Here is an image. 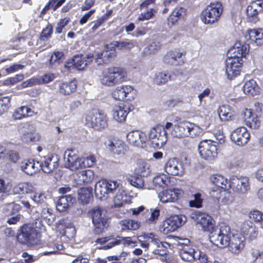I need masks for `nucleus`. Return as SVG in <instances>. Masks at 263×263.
<instances>
[{"label":"nucleus","instance_id":"55","mask_svg":"<svg viewBox=\"0 0 263 263\" xmlns=\"http://www.w3.org/2000/svg\"><path fill=\"white\" fill-rule=\"evenodd\" d=\"M56 78L55 74L53 73H47L37 78L39 85L47 84L52 81Z\"/></svg>","mask_w":263,"mask_h":263},{"label":"nucleus","instance_id":"18","mask_svg":"<svg viewBox=\"0 0 263 263\" xmlns=\"http://www.w3.org/2000/svg\"><path fill=\"white\" fill-rule=\"evenodd\" d=\"M250 133L245 127H240L233 130L231 135V140L239 146H242L248 143Z\"/></svg>","mask_w":263,"mask_h":263},{"label":"nucleus","instance_id":"58","mask_svg":"<svg viewBox=\"0 0 263 263\" xmlns=\"http://www.w3.org/2000/svg\"><path fill=\"white\" fill-rule=\"evenodd\" d=\"M234 200V197L230 192L223 191L220 201L223 204H230Z\"/></svg>","mask_w":263,"mask_h":263},{"label":"nucleus","instance_id":"21","mask_svg":"<svg viewBox=\"0 0 263 263\" xmlns=\"http://www.w3.org/2000/svg\"><path fill=\"white\" fill-rule=\"evenodd\" d=\"M247 41L254 46L263 45V29L261 28L249 29L246 35Z\"/></svg>","mask_w":263,"mask_h":263},{"label":"nucleus","instance_id":"42","mask_svg":"<svg viewBox=\"0 0 263 263\" xmlns=\"http://www.w3.org/2000/svg\"><path fill=\"white\" fill-rule=\"evenodd\" d=\"M94 173L91 170L82 171L79 174V181L80 183L87 184L90 182L93 179Z\"/></svg>","mask_w":263,"mask_h":263},{"label":"nucleus","instance_id":"46","mask_svg":"<svg viewBox=\"0 0 263 263\" xmlns=\"http://www.w3.org/2000/svg\"><path fill=\"white\" fill-rule=\"evenodd\" d=\"M92 194L90 190L87 188H81L78 191L79 199L83 204H87L89 202Z\"/></svg>","mask_w":263,"mask_h":263},{"label":"nucleus","instance_id":"62","mask_svg":"<svg viewBox=\"0 0 263 263\" xmlns=\"http://www.w3.org/2000/svg\"><path fill=\"white\" fill-rule=\"evenodd\" d=\"M222 189H223L218 187H213L210 193L211 196L214 199L220 201V199L222 196V193L223 191Z\"/></svg>","mask_w":263,"mask_h":263},{"label":"nucleus","instance_id":"1","mask_svg":"<svg viewBox=\"0 0 263 263\" xmlns=\"http://www.w3.org/2000/svg\"><path fill=\"white\" fill-rule=\"evenodd\" d=\"M231 229L224 223L220 226L219 230L213 231L209 234L211 243L222 248L229 246V250L234 254H239L244 248V237L240 235H233L231 237Z\"/></svg>","mask_w":263,"mask_h":263},{"label":"nucleus","instance_id":"63","mask_svg":"<svg viewBox=\"0 0 263 263\" xmlns=\"http://www.w3.org/2000/svg\"><path fill=\"white\" fill-rule=\"evenodd\" d=\"M6 157L13 163H16L20 158L19 154L14 151H6Z\"/></svg>","mask_w":263,"mask_h":263},{"label":"nucleus","instance_id":"41","mask_svg":"<svg viewBox=\"0 0 263 263\" xmlns=\"http://www.w3.org/2000/svg\"><path fill=\"white\" fill-rule=\"evenodd\" d=\"M170 183V179L164 174L158 175L153 179V184L156 187L164 188Z\"/></svg>","mask_w":263,"mask_h":263},{"label":"nucleus","instance_id":"49","mask_svg":"<svg viewBox=\"0 0 263 263\" xmlns=\"http://www.w3.org/2000/svg\"><path fill=\"white\" fill-rule=\"evenodd\" d=\"M30 199L36 204L45 205L46 201L47 199V196L45 193L42 192H37L36 190L30 196Z\"/></svg>","mask_w":263,"mask_h":263},{"label":"nucleus","instance_id":"17","mask_svg":"<svg viewBox=\"0 0 263 263\" xmlns=\"http://www.w3.org/2000/svg\"><path fill=\"white\" fill-rule=\"evenodd\" d=\"M164 168L168 174L173 176H182L184 173L183 163L176 158L168 160Z\"/></svg>","mask_w":263,"mask_h":263},{"label":"nucleus","instance_id":"28","mask_svg":"<svg viewBox=\"0 0 263 263\" xmlns=\"http://www.w3.org/2000/svg\"><path fill=\"white\" fill-rule=\"evenodd\" d=\"M244 120L246 125L251 128L257 129L260 126V122L258 115L253 114L250 109H245Z\"/></svg>","mask_w":263,"mask_h":263},{"label":"nucleus","instance_id":"32","mask_svg":"<svg viewBox=\"0 0 263 263\" xmlns=\"http://www.w3.org/2000/svg\"><path fill=\"white\" fill-rule=\"evenodd\" d=\"M217 112L221 121H228L233 117V112L229 105H222L217 110Z\"/></svg>","mask_w":263,"mask_h":263},{"label":"nucleus","instance_id":"7","mask_svg":"<svg viewBox=\"0 0 263 263\" xmlns=\"http://www.w3.org/2000/svg\"><path fill=\"white\" fill-rule=\"evenodd\" d=\"M217 142L210 139H205L198 144V151L200 157L207 161L214 160L217 155Z\"/></svg>","mask_w":263,"mask_h":263},{"label":"nucleus","instance_id":"52","mask_svg":"<svg viewBox=\"0 0 263 263\" xmlns=\"http://www.w3.org/2000/svg\"><path fill=\"white\" fill-rule=\"evenodd\" d=\"M250 218L256 222H259L260 228L263 229V213L258 210H253L249 213Z\"/></svg>","mask_w":263,"mask_h":263},{"label":"nucleus","instance_id":"43","mask_svg":"<svg viewBox=\"0 0 263 263\" xmlns=\"http://www.w3.org/2000/svg\"><path fill=\"white\" fill-rule=\"evenodd\" d=\"M185 13V9L182 7L175 8L168 18L169 23L175 24Z\"/></svg>","mask_w":263,"mask_h":263},{"label":"nucleus","instance_id":"56","mask_svg":"<svg viewBox=\"0 0 263 263\" xmlns=\"http://www.w3.org/2000/svg\"><path fill=\"white\" fill-rule=\"evenodd\" d=\"M156 13V10L153 8H150L147 9L146 12H142L138 17L139 21H143L144 20H148L152 18L155 14Z\"/></svg>","mask_w":263,"mask_h":263},{"label":"nucleus","instance_id":"50","mask_svg":"<svg viewBox=\"0 0 263 263\" xmlns=\"http://www.w3.org/2000/svg\"><path fill=\"white\" fill-rule=\"evenodd\" d=\"M128 182L132 186L139 189H142L144 187V180L143 176H134L128 179Z\"/></svg>","mask_w":263,"mask_h":263},{"label":"nucleus","instance_id":"33","mask_svg":"<svg viewBox=\"0 0 263 263\" xmlns=\"http://www.w3.org/2000/svg\"><path fill=\"white\" fill-rule=\"evenodd\" d=\"M107 147L114 154L119 155L123 154L124 143L122 141L116 139L109 140Z\"/></svg>","mask_w":263,"mask_h":263},{"label":"nucleus","instance_id":"61","mask_svg":"<svg viewBox=\"0 0 263 263\" xmlns=\"http://www.w3.org/2000/svg\"><path fill=\"white\" fill-rule=\"evenodd\" d=\"M24 109H27L25 106H22L16 109L13 114V118L15 120H21L22 118L26 117Z\"/></svg>","mask_w":263,"mask_h":263},{"label":"nucleus","instance_id":"54","mask_svg":"<svg viewBox=\"0 0 263 263\" xmlns=\"http://www.w3.org/2000/svg\"><path fill=\"white\" fill-rule=\"evenodd\" d=\"M10 100L9 97L0 98V116L7 111L10 106Z\"/></svg>","mask_w":263,"mask_h":263},{"label":"nucleus","instance_id":"27","mask_svg":"<svg viewBox=\"0 0 263 263\" xmlns=\"http://www.w3.org/2000/svg\"><path fill=\"white\" fill-rule=\"evenodd\" d=\"M114 56L115 49L111 48L110 44L107 45L102 52L98 53L96 62L98 65H101L102 63H107L111 60Z\"/></svg>","mask_w":263,"mask_h":263},{"label":"nucleus","instance_id":"22","mask_svg":"<svg viewBox=\"0 0 263 263\" xmlns=\"http://www.w3.org/2000/svg\"><path fill=\"white\" fill-rule=\"evenodd\" d=\"M184 223L182 215H172L164 221V230L167 232H173Z\"/></svg>","mask_w":263,"mask_h":263},{"label":"nucleus","instance_id":"16","mask_svg":"<svg viewBox=\"0 0 263 263\" xmlns=\"http://www.w3.org/2000/svg\"><path fill=\"white\" fill-rule=\"evenodd\" d=\"M127 142L134 146L143 148L147 141L145 133L140 130H133L126 135Z\"/></svg>","mask_w":263,"mask_h":263},{"label":"nucleus","instance_id":"6","mask_svg":"<svg viewBox=\"0 0 263 263\" xmlns=\"http://www.w3.org/2000/svg\"><path fill=\"white\" fill-rule=\"evenodd\" d=\"M229 187L239 197H246L250 190L249 178L247 176H234L230 179Z\"/></svg>","mask_w":263,"mask_h":263},{"label":"nucleus","instance_id":"4","mask_svg":"<svg viewBox=\"0 0 263 263\" xmlns=\"http://www.w3.org/2000/svg\"><path fill=\"white\" fill-rule=\"evenodd\" d=\"M88 215L91 218L94 225V233L96 234L102 233L108 226V218L106 212L100 207L97 206L88 212Z\"/></svg>","mask_w":263,"mask_h":263},{"label":"nucleus","instance_id":"57","mask_svg":"<svg viewBox=\"0 0 263 263\" xmlns=\"http://www.w3.org/2000/svg\"><path fill=\"white\" fill-rule=\"evenodd\" d=\"M70 19L69 17H65L61 18L58 22L57 27L55 28V32L57 34L62 33L63 29L70 22Z\"/></svg>","mask_w":263,"mask_h":263},{"label":"nucleus","instance_id":"44","mask_svg":"<svg viewBox=\"0 0 263 263\" xmlns=\"http://www.w3.org/2000/svg\"><path fill=\"white\" fill-rule=\"evenodd\" d=\"M261 12L256 8L255 4L249 5L246 9V13L249 21L256 22L257 19L258 13Z\"/></svg>","mask_w":263,"mask_h":263},{"label":"nucleus","instance_id":"48","mask_svg":"<svg viewBox=\"0 0 263 263\" xmlns=\"http://www.w3.org/2000/svg\"><path fill=\"white\" fill-rule=\"evenodd\" d=\"M187 137L194 138L202 134V129L197 124L189 121Z\"/></svg>","mask_w":263,"mask_h":263},{"label":"nucleus","instance_id":"40","mask_svg":"<svg viewBox=\"0 0 263 263\" xmlns=\"http://www.w3.org/2000/svg\"><path fill=\"white\" fill-rule=\"evenodd\" d=\"M173 79L172 76L167 71L158 72L155 74L154 82L157 85L164 84L168 80Z\"/></svg>","mask_w":263,"mask_h":263},{"label":"nucleus","instance_id":"53","mask_svg":"<svg viewBox=\"0 0 263 263\" xmlns=\"http://www.w3.org/2000/svg\"><path fill=\"white\" fill-rule=\"evenodd\" d=\"M53 33V27L51 24L48 23L47 26L44 28L40 35L41 40L45 42L51 37Z\"/></svg>","mask_w":263,"mask_h":263},{"label":"nucleus","instance_id":"23","mask_svg":"<svg viewBox=\"0 0 263 263\" xmlns=\"http://www.w3.org/2000/svg\"><path fill=\"white\" fill-rule=\"evenodd\" d=\"M130 111V109L128 106L122 104L114 106L112 110V116L117 122H123L125 121L127 115Z\"/></svg>","mask_w":263,"mask_h":263},{"label":"nucleus","instance_id":"35","mask_svg":"<svg viewBox=\"0 0 263 263\" xmlns=\"http://www.w3.org/2000/svg\"><path fill=\"white\" fill-rule=\"evenodd\" d=\"M135 172L137 175L143 177L149 173V164L143 159H138L136 161Z\"/></svg>","mask_w":263,"mask_h":263},{"label":"nucleus","instance_id":"37","mask_svg":"<svg viewBox=\"0 0 263 263\" xmlns=\"http://www.w3.org/2000/svg\"><path fill=\"white\" fill-rule=\"evenodd\" d=\"M211 182L216 186L225 190L229 189L230 180L220 175H214L211 177Z\"/></svg>","mask_w":263,"mask_h":263},{"label":"nucleus","instance_id":"51","mask_svg":"<svg viewBox=\"0 0 263 263\" xmlns=\"http://www.w3.org/2000/svg\"><path fill=\"white\" fill-rule=\"evenodd\" d=\"M126 201V193L123 191L119 190L114 197V202L115 207L122 206Z\"/></svg>","mask_w":263,"mask_h":263},{"label":"nucleus","instance_id":"36","mask_svg":"<svg viewBox=\"0 0 263 263\" xmlns=\"http://www.w3.org/2000/svg\"><path fill=\"white\" fill-rule=\"evenodd\" d=\"M60 93L64 95H69L75 91L77 87V82L75 81L65 82L59 85Z\"/></svg>","mask_w":263,"mask_h":263},{"label":"nucleus","instance_id":"39","mask_svg":"<svg viewBox=\"0 0 263 263\" xmlns=\"http://www.w3.org/2000/svg\"><path fill=\"white\" fill-rule=\"evenodd\" d=\"M64 57L63 52L54 51L49 60V67L51 68H55L62 62Z\"/></svg>","mask_w":263,"mask_h":263},{"label":"nucleus","instance_id":"59","mask_svg":"<svg viewBox=\"0 0 263 263\" xmlns=\"http://www.w3.org/2000/svg\"><path fill=\"white\" fill-rule=\"evenodd\" d=\"M202 199L201 198V194L196 193L194 195V199L189 201V205L191 207L199 208L202 205Z\"/></svg>","mask_w":263,"mask_h":263},{"label":"nucleus","instance_id":"15","mask_svg":"<svg viewBox=\"0 0 263 263\" xmlns=\"http://www.w3.org/2000/svg\"><path fill=\"white\" fill-rule=\"evenodd\" d=\"M58 161L57 156L48 155L41 157L39 161H36V163L44 172L50 173L58 166Z\"/></svg>","mask_w":263,"mask_h":263},{"label":"nucleus","instance_id":"19","mask_svg":"<svg viewBox=\"0 0 263 263\" xmlns=\"http://www.w3.org/2000/svg\"><path fill=\"white\" fill-rule=\"evenodd\" d=\"M236 59H227L226 61V73L227 78L232 80L240 74L242 62H238Z\"/></svg>","mask_w":263,"mask_h":263},{"label":"nucleus","instance_id":"29","mask_svg":"<svg viewBox=\"0 0 263 263\" xmlns=\"http://www.w3.org/2000/svg\"><path fill=\"white\" fill-rule=\"evenodd\" d=\"M21 170L27 175H32L40 170V167L33 159L24 160L21 164Z\"/></svg>","mask_w":263,"mask_h":263},{"label":"nucleus","instance_id":"45","mask_svg":"<svg viewBox=\"0 0 263 263\" xmlns=\"http://www.w3.org/2000/svg\"><path fill=\"white\" fill-rule=\"evenodd\" d=\"M111 48H117L119 50H130L134 47V43L129 41H114L110 43Z\"/></svg>","mask_w":263,"mask_h":263},{"label":"nucleus","instance_id":"34","mask_svg":"<svg viewBox=\"0 0 263 263\" xmlns=\"http://www.w3.org/2000/svg\"><path fill=\"white\" fill-rule=\"evenodd\" d=\"M243 90L245 94L254 96L259 93V87L256 82L251 79L245 82L243 86Z\"/></svg>","mask_w":263,"mask_h":263},{"label":"nucleus","instance_id":"64","mask_svg":"<svg viewBox=\"0 0 263 263\" xmlns=\"http://www.w3.org/2000/svg\"><path fill=\"white\" fill-rule=\"evenodd\" d=\"M253 222L250 220H246L244 221L241 225L240 230L242 233L243 235L247 236L248 235V233L249 232V230L251 229L253 224Z\"/></svg>","mask_w":263,"mask_h":263},{"label":"nucleus","instance_id":"11","mask_svg":"<svg viewBox=\"0 0 263 263\" xmlns=\"http://www.w3.org/2000/svg\"><path fill=\"white\" fill-rule=\"evenodd\" d=\"M64 161L65 167L71 171L81 168L85 165V162H82V159L79 158L74 149H67L65 152Z\"/></svg>","mask_w":263,"mask_h":263},{"label":"nucleus","instance_id":"13","mask_svg":"<svg viewBox=\"0 0 263 263\" xmlns=\"http://www.w3.org/2000/svg\"><path fill=\"white\" fill-rule=\"evenodd\" d=\"M37 232L30 224H25L21 229L17 235L18 241L22 244L32 243L37 237Z\"/></svg>","mask_w":263,"mask_h":263},{"label":"nucleus","instance_id":"5","mask_svg":"<svg viewBox=\"0 0 263 263\" xmlns=\"http://www.w3.org/2000/svg\"><path fill=\"white\" fill-rule=\"evenodd\" d=\"M223 11V7L220 2L211 3L202 11L201 21L205 24H212L219 19Z\"/></svg>","mask_w":263,"mask_h":263},{"label":"nucleus","instance_id":"10","mask_svg":"<svg viewBox=\"0 0 263 263\" xmlns=\"http://www.w3.org/2000/svg\"><path fill=\"white\" fill-rule=\"evenodd\" d=\"M191 217L195 222L196 226L204 231H209L211 233L219 229L214 228L212 217L205 213L195 211L191 213Z\"/></svg>","mask_w":263,"mask_h":263},{"label":"nucleus","instance_id":"12","mask_svg":"<svg viewBox=\"0 0 263 263\" xmlns=\"http://www.w3.org/2000/svg\"><path fill=\"white\" fill-rule=\"evenodd\" d=\"M18 131L21 134V140L25 143L35 142L40 139V136L35 133L34 126L26 122L21 124L18 127Z\"/></svg>","mask_w":263,"mask_h":263},{"label":"nucleus","instance_id":"20","mask_svg":"<svg viewBox=\"0 0 263 263\" xmlns=\"http://www.w3.org/2000/svg\"><path fill=\"white\" fill-rule=\"evenodd\" d=\"M182 194V190L173 188L162 191L159 194V197L162 202H174L177 201Z\"/></svg>","mask_w":263,"mask_h":263},{"label":"nucleus","instance_id":"25","mask_svg":"<svg viewBox=\"0 0 263 263\" xmlns=\"http://www.w3.org/2000/svg\"><path fill=\"white\" fill-rule=\"evenodd\" d=\"M164 63L172 65H179L183 63V53L177 50L167 52L163 58Z\"/></svg>","mask_w":263,"mask_h":263},{"label":"nucleus","instance_id":"47","mask_svg":"<svg viewBox=\"0 0 263 263\" xmlns=\"http://www.w3.org/2000/svg\"><path fill=\"white\" fill-rule=\"evenodd\" d=\"M20 204L11 202L5 204L3 206V212L6 216L13 215L20 210Z\"/></svg>","mask_w":263,"mask_h":263},{"label":"nucleus","instance_id":"26","mask_svg":"<svg viewBox=\"0 0 263 263\" xmlns=\"http://www.w3.org/2000/svg\"><path fill=\"white\" fill-rule=\"evenodd\" d=\"M189 121H183L173 125L171 135L175 137L181 138L187 137Z\"/></svg>","mask_w":263,"mask_h":263},{"label":"nucleus","instance_id":"30","mask_svg":"<svg viewBox=\"0 0 263 263\" xmlns=\"http://www.w3.org/2000/svg\"><path fill=\"white\" fill-rule=\"evenodd\" d=\"M65 65L67 68H70L73 67L78 70H82L87 65V63L84 60V58L82 54H76Z\"/></svg>","mask_w":263,"mask_h":263},{"label":"nucleus","instance_id":"3","mask_svg":"<svg viewBox=\"0 0 263 263\" xmlns=\"http://www.w3.org/2000/svg\"><path fill=\"white\" fill-rule=\"evenodd\" d=\"M125 74L124 70L121 68L110 67L102 72L100 82L103 85L113 86L123 81Z\"/></svg>","mask_w":263,"mask_h":263},{"label":"nucleus","instance_id":"8","mask_svg":"<svg viewBox=\"0 0 263 263\" xmlns=\"http://www.w3.org/2000/svg\"><path fill=\"white\" fill-rule=\"evenodd\" d=\"M148 136V141L154 148H160L167 140V132L160 124L152 128Z\"/></svg>","mask_w":263,"mask_h":263},{"label":"nucleus","instance_id":"9","mask_svg":"<svg viewBox=\"0 0 263 263\" xmlns=\"http://www.w3.org/2000/svg\"><path fill=\"white\" fill-rule=\"evenodd\" d=\"M85 121L88 126L97 130L105 128L108 125L106 115L95 109L87 113Z\"/></svg>","mask_w":263,"mask_h":263},{"label":"nucleus","instance_id":"60","mask_svg":"<svg viewBox=\"0 0 263 263\" xmlns=\"http://www.w3.org/2000/svg\"><path fill=\"white\" fill-rule=\"evenodd\" d=\"M123 226L122 229H127L135 230L139 228V224L137 221L133 220H128L123 222Z\"/></svg>","mask_w":263,"mask_h":263},{"label":"nucleus","instance_id":"38","mask_svg":"<svg viewBox=\"0 0 263 263\" xmlns=\"http://www.w3.org/2000/svg\"><path fill=\"white\" fill-rule=\"evenodd\" d=\"M198 253V251H195V249L191 248H187L181 251L180 256L184 261L189 262L196 260V256Z\"/></svg>","mask_w":263,"mask_h":263},{"label":"nucleus","instance_id":"14","mask_svg":"<svg viewBox=\"0 0 263 263\" xmlns=\"http://www.w3.org/2000/svg\"><path fill=\"white\" fill-rule=\"evenodd\" d=\"M249 50V44H242L240 42L237 41L235 45L230 48L227 52V59L238 60V62L242 63V58L245 57Z\"/></svg>","mask_w":263,"mask_h":263},{"label":"nucleus","instance_id":"31","mask_svg":"<svg viewBox=\"0 0 263 263\" xmlns=\"http://www.w3.org/2000/svg\"><path fill=\"white\" fill-rule=\"evenodd\" d=\"M75 199L70 195L61 196L57 202V209L60 212H64L70 204H72Z\"/></svg>","mask_w":263,"mask_h":263},{"label":"nucleus","instance_id":"2","mask_svg":"<svg viewBox=\"0 0 263 263\" xmlns=\"http://www.w3.org/2000/svg\"><path fill=\"white\" fill-rule=\"evenodd\" d=\"M119 185L116 180L101 179L95 184V195L100 200H105L116 193Z\"/></svg>","mask_w":263,"mask_h":263},{"label":"nucleus","instance_id":"24","mask_svg":"<svg viewBox=\"0 0 263 263\" xmlns=\"http://www.w3.org/2000/svg\"><path fill=\"white\" fill-rule=\"evenodd\" d=\"M134 90L133 87L129 85L119 86L116 88L112 92V97L116 100L124 101L129 100L128 95Z\"/></svg>","mask_w":263,"mask_h":263}]
</instances>
